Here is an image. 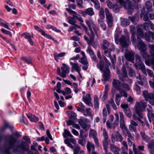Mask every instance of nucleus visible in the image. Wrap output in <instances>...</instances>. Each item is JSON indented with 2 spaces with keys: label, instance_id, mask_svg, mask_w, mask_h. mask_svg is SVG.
<instances>
[{
  "label": "nucleus",
  "instance_id": "f704fd0d",
  "mask_svg": "<svg viewBox=\"0 0 154 154\" xmlns=\"http://www.w3.org/2000/svg\"><path fill=\"white\" fill-rule=\"evenodd\" d=\"M65 52H62L59 54L55 53L54 54V56L55 60L58 61L59 57H63L65 55Z\"/></svg>",
  "mask_w": 154,
  "mask_h": 154
},
{
  "label": "nucleus",
  "instance_id": "20e7f679",
  "mask_svg": "<svg viewBox=\"0 0 154 154\" xmlns=\"http://www.w3.org/2000/svg\"><path fill=\"white\" fill-rule=\"evenodd\" d=\"M119 114L120 118V128L126 135L130 137L131 139H133V138L132 137L130 133L129 132L128 129L125 126L124 120V115L123 113L119 112Z\"/></svg>",
  "mask_w": 154,
  "mask_h": 154
},
{
  "label": "nucleus",
  "instance_id": "412c9836",
  "mask_svg": "<svg viewBox=\"0 0 154 154\" xmlns=\"http://www.w3.org/2000/svg\"><path fill=\"white\" fill-rule=\"evenodd\" d=\"M143 95L146 101H148L154 98V94L152 93H149L147 91H143Z\"/></svg>",
  "mask_w": 154,
  "mask_h": 154
},
{
  "label": "nucleus",
  "instance_id": "f3484780",
  "mask_svg": "<svg viewBox=\"0 0 154 154\" xmlns=\"http://www.w3.org/2000/svg\"><path fill=\"white\" fill-rule=\"evenodd\" d=\"M121 107L124 109V111L126 116L129 118L131 116L130 109L128 107V105L127 104H122Z\"/></svg>",
  "mask_w": 154,
  "mask_h": 154
},
{
  "label": "nucleus",
  "instance_id": "1a4fd4ad",
  "mask_svg": "<svg viewBox=\"0 0 154 154\" xmlns=\"http://www.w3.org/2000/svg\"><path fill=\"white\" fill-rule=\"evenodd\" d=\"M119 42L122 47H126L128 46L129 43L130 42L129 35H126L125 36L122 35Z\"/></svg>",
  "mask_w": 154,
  "mask_h": 154
},
{
  "label": "nucleus",
  "instance_id": "49530a36",
  "mask_svg": "<svg viewBox=\"0 0 154 154\" xmlns=\"http://www.w3.org/2000/svg\"><path fill=\"white\" fill-rule=\"evenodd\" d=\"M146 5V8L148 11H151V8L152 7V3L149 1L146 2L145 3Z\"/></svg>",
  "mask_w": 154,
  "mask_h": 154
},
{
  "label": "nucleus",
  "instance_id": "e433bc0d",
  "mask_svg": "<svg viewBox=\"0 0 154 154\" xmlns=\"http://www.w3.org/2000/svg\"><path fill=\"white\" fill-rule=\"evenodd\" d=\"M97 132L95 130L93 129L90 130L89 133L90 137H92L93 138H95L97 137Z\"/></svg>",
  "mask_w": 154,
  "mask_h": 154
},
{
  "label": "nucleus",
  "instance_id": "2eb2a0df",
  "mask_svg": "<svg viewBox=\"0 0 154 154\" xmlns=\"http://www.w3.org/2000/svg\"><path fill=\"white\" fill-rule=\"evenodd\" d=\"M62 65L63 66L61 67V68L62 71L61 77L65 78L66 77V74L69 72V69L65 63H63Z\"/></svg>",
  "mask_w": 154,
  "mask_h": 154
},
{
  "label": "nucleus",
  "instance_id": "c756f323",
  "mask_svg": "<svg viewBox=\"0 0 154 154\" xmlns=\"http://www.w3.org/2000/svg\"><path fill=\"white\" fill-rule=\"evenodd\" d=\"M148 47L149 48L150 56L153 58L154 57V44H149Z\"/></svg>",
  "mask_w": 154,
  "mask_h": 154
},
{
  "label": "nucleus",
  "instance_id": "a878e982",
  "mask_svg": "<svg viewBox=\"0 0 154 154\" xmlns=\"http://www.w3.org/2000/svg\"><path fill=\"white\" fill-rule=\"evenodd\" d=\"M74 154H85L84 151L81 150L80 147L78 145H75L73 149Z\"/></svg>",
  "mask_w": 154,
  "mask_h": 154
},
{
  "label": "nucleus",
  "instance_id": "052dcab7",
  "mask_svg": "<svg viewBox=\"0 0 154 154\" xmlns=\"http://www.w3.org/2000/svg\"><path fill=\"white\" fill-rule=\"evenodd\" d=\"M134 90L137 92V94H140V88L138 85H137V83H135V85L134 87Z\"/></svg>",
  "mask_w": 154,
  "mask_h": 154
},
{
  "label": "nucleus",
  "instance_id": "4be33fe9",
  "mask_svg": "<svg viewBox=\"0 0 154 154\" xmlns=\"http://www.w3.org/2000/svg\"><path fill=\"white\" fill-rule=\"evenodd\" d=\"M136 63L134 64L136 68L140 66L142 64H144L142 63L141 57L140 55L137 54L135 55Z\"/></svg>",
  "mask_w": 154,
  "mask_h": 154
},
{
  "label": "nucleus",
  "instance_id": "f8f14e48",
  "mask_svg": "<svg viewBox=\"0 0 154 154\" xmlns=\"http://www.w3.org/2000/svg\"><path fill=\"white\" fill-rule=\"evenodd\" d=\"M122 73H121L119 70H117V73L119 77V78L121 81L124 80V78L127 76V72L125 65H123L122 69Z\"/></svg>",
  "mask_w": 154,
  "mask_h": 154
},
{
  "label": "nucleus",
  "instance_id": "ddd939ff",
  "mask_svg": "<svg viewBox=\"0 0 154 154\" xmlns=\"http://www.w3.org/2000/svg\"><path fill=\"white\" fill-rule=\"evenodd\" d=\"M95 145L94 143L89 141L87 142V148L90 154H97V152L95 151Z\"/></svg>",
  "mask_w": 154,
  "mask_h": 154
},
{
  "label": "nucleus",
  "instance_id": "473e14b6",
  "mask_svg": "<svg viewBox=\"0 0 154 154\" xmlns=\"http://www.w3.org/2000/svg\"><path fill=\"white\" fill-rule=\"evenodd\" d=\"M27 117L30 121L33 122L37 121L38 120V118L32 114H27Z\"/></svg>",
  "mask_w": 154,
  "mask_h": 154
},
{
  "label": "nucleus",
  "instance_id": "39448f33",
  "mask_svg": "<svg viewBox=\"0 0 154 154\" xmlns=\"http://www.w3.org/2000/svg\"><path fill=\"white\" fill-rule=\"evenodd\" d=\"M122 84L119 80L113 79L112 82V84L113 87L117 90L119 91V94H124L125 97H127V94L124 90L122 88Z\"/></svg>",
  "mask_w": 154,
  "mask_h": 154
},
{
  "label": "nucleus",
  "instance_id": "b1692460",
  "mask_svg": "<svg viewBox=\"0 0 154 154\" xmlns=\"http://www.w3.org/2000/svg\"><path fill=\"white\" fill-rule=\"evenodd\" d=\"M79 123L81 126L82 128L84 130L87 131L89 128V126L87 125L84 121L81 119L79 120Z\"/></svg>",
  "mask_w": 154,
  "mask_h": 154
},
{
  "label": "nucleus",
  "instance_id": "72a5a7b5",
  "mask_svg": "<svg viewBox=\"0 0 154 154\" xmlns=\"http://www.w3.org/2000/svg\"><path fill=\"white\" fill-rule=\"evenodd\" d=\"M110 150L113 153L115 152L118 151V150H120V148L117 147L115 145L113 144H111L109 146Z\"/></svg>",
  "mask_w": 154,
  "mask_h": 154
},
{
  "label": "nucleus",
  "instance_id": "6e6552de",
  "mask_svg": "<svg viewBox=\"0 0 154 154\" xmlns=\"http://www.w3.org/2000/svg\"><path fill=\"white\" fill-rule=\"evenodd\" d=\"M105 12L107 20V24L109 28H111L113 25V18L112 15L109 13V9L106 8H105Z\"/></svg>",
  "mask_w": 154,
  "mask_h": 154
},
{
  "label": "nucleus",
  "instance_id": "774afa93",
  "mask_svg": "<svg viewBox=\"0 0 154 154\" xmlns=\"http://www.w3.org/2000/svg\"><path fill=\"white\" fill-rule=\"evenodd\" d=\"M123 88L125 90H129L130 88L128 85L126 83H124L122 84V88Z\"/></svg>",
  "mask_w": 154,
  "mask_h": 154
},
{
  "label": "nucleus",
  "instance_id": "4c0bfd02",
  "mask_svg": "<svg viewBox=\"0 0 154 154\" xmlns=\"http://www.w3.org/2000/svg\"><path fill=\"white\" fill-rule=\"evenodd\" d=\"M87 138H80L78 140V143L83 146H85L86 143Z\"/></svg>",
  "mask_w": 154,
  "mask_h": 154
},
{
  "label": "nucleus",
  "instance_id": "f257e3e1",
  "mask_svg": "<svg viewBox=\"0 0 154 154\" xmlns=\"http://www.w3.org/2000/svg\"><path fill=\"white\" fill-rule=\"evenodd\" d=\"M5 143L4 144L5 148L2 150V152L6 154H11L10 150L12 149L14 152H22L23 151H27L26 147V143L22 141L18 145H16V139L12 135H8L4 137Z\"/></svg>",
  "mask_w": 154,
  "mask_h": 154
},
{
  "label": "nucleus",
  "instance_id": "79ce46f5",
  "mask_svg": "<svg viewBox=\"0 0 154 154\" xmlns=\"http://www.w3.org/2000/svg\"><path fill=\"white\" fill-rule=\"evenodd\" d=\"M94 104L95 108H98L99 105V99L97 96L96 95L94 97Z\"/></svg>",
  "mask_w": 154,
  "mask_h": 154
},
{
  "label": "nucleus",
  "instance_id": "a19ab883",
  "mask_svg": "<svg viewBox=\"0 0 154 154\" xmlns=\"http://www.w3.org/2000/svg\"><path fill=\"white\" fill-rule=\"evenodd\" d=\"M85 13L90 16H91L94 15V13L92 8H90L86 9Z\"/></svg>",
  "mask_w": 154,
  "mask_h": 154
},
{
  "label": "nucleus",
  "instance_id": "7c9ffc66",
  "mask_svg": "<svg viewBox=\"0 0 154 154\" xmlns=\"http://www.w3.org/2000/svg\"><path fill=\"white\" fill-rule=\"evenodd\" d=\"M124 94H117L116 95V102L117 106L119 105L121 98L122 96L124 97Z\"/></svg>",
  "mask_w": 154,
  "mask_h": 154
},
{
  "label": "nucleus",
  "instance_id": "a211bd4d",
  "mask_svg": "<svg viewBox=\"0 0 154 154\" xmlns=\"http://www.w3.org/2000/svg\"><path fill=\"white\" fill-rule=\"evenodd\" d=\"M137 48L140 51V52L146 51L147 47L146 45L142 41L140 40L137 44Z\"/></svg>",
  "mask_w": 154,
  "mask_h": 154
},
{
  "label": "nucleus",
  "instance_id": "de8ad7c7",
  "mask_svg": "<svg viewBox=\"0 0 154 154\" xmlns=\"http://www.w3.org/2000/svg\"><path fill=\"white\" fill-rule=\"evenodd\" d=\"M21 59L24 61L28 64H31L32 60L30 57H21Z\"/></svg>",
  "mask_w": 154,
  "mask_h": 154
},
{
  "label": "nucleus",
  "instance_id": "c85d7f7f",
  "mask_svg": "<svg viewBox=\"0 0 154 154\" xmlns=\"http://www.w3.org/2000/svg\"><path fill=\"white\" fill-rule=\"evenodd\" d=\"M70 64L72 66V69H74L77 72H79V71H80L81 69L77 63L70 62Z\"/></svg>",
  "mask_w": 154,
  "mask_h": 154
},
{
  "label": "nucleus",
  "instance_id": "2f4dec72",
  "mask_svg": "<svg viewBox=\"0 0 154 154\" xmlns=\"http://www.w3.org/2000/svg\"><path fill=\"white\" fill-rule=\"evenodd\" d=\"M140 135L142 139L146 142H148L149 140V137L148 136L146 135L145 133L143 131L140 132Z\"/></svg>",
  "mask_w": 154,
  "mask_h": 154
},
{
  "label": "nucleus",
  "instance_id": "aec40b11",
  "mask_svg": "<svg viewBox=\"0 0 154 154\" xmlns=\"http://www.w3.org/2000/svg\"><path fill=\"white\" fill-rule=\"evenodd\" d=\"M143 27L146 31L149 30L150 29L154 31V24L151 22L144 23Z\"/></svg>",
  "mask_w": 154,
  "mask_h": 154
},
{
  "label": "nucleus",
  "instance_id": "09e8293b",
  "mask_svg": "<svg viewBox=\"0 0 154 154\" xmlns=\"http://www.w3.org/2000/svg\"><path fill=\"white\" fill-rule=\"evenodd\" d=\"M109 45V43L106 40H103V48L104 50L107 49Z\"/></svg>",
  "mask_w": 154,
  "mask_h": 154
},
{
  "label": "nucleus",
  "instance_id": "bf43d9fd",
  "mask_svg": "<svg viewBox=\"0 0 154 154\" xmlns=\"http://www.w3.org/2000/svg\"><path fill=\"white\" fill-rule=\"evenodd\" d=\"M21 35L22 36H25V38L28 39H29V38H33V36L32 35H31L29 33H27L26 32L23 33Z\"/></svg>",
  "mask_w": 154,
  "mask_h": 154
},
{
  "label": "nucleus",
  "instance_id": "864d4df0",
  "mask_svg": "<svg viewBox=\"0 0 154 154\" xmlns=\"http://www.w3.org/2000/svg\"><path fill=\"white\" fill-rule=\"evenodd\" d=\"M136 68L140 69L144 74L146 75V70L144 64H142V65H141L140 66L136 67Z\"/></svg>",
  "mask_w": 154,
  "mask_h": 154
},
{
  "label": "nucleus",
  "instance_id": "4468645a",
  "mask_svg": "<svg viewBox=\"0 0 154 154\" xmlns=\"http://www.w3.org/2000/svg\"><path fill=\"white\" fill-rule=\"evenodd\" d=\"M125 57L127 60L133 62L134 59V53L133 51L126 52L125 54Z\"/></svg>",
  "mask_w": 154,
  "mask_h": 154
},
{
  "label": "nucleus",
  "instance_id": "9d476101",
  "mask_svg": "<svg viewBox=\"0 0 154 154\" xmlns=\"http://www.w3.org/2000/svg\"><path fill=\"white\" fill-rule=\"evenodd\" d=\"M103 135L104 138L103 140L102 144L104 150L107 149V147L108 144V134L106 129L105 128L103 129Z\"/></svg>",
  "mask_w": 154,
  "mask_h": 154
},
{
  "label": "nucleus",
  "instance_id": "603ef678",
  "mask_svg": "<svg viewBox=\"0 0 154 154\" xmlns=\"http://www.w3.org/2000/svg\"><path fill=\"white\" fill-rule=\"evenodd\" d=\"M0 24L1 26L4 28H6L8 29L11 30L8 27V25H9V24L8 23L6 22L4 20H2L0 23Z\"/></svg>",
  "mask_w": 154,
  "mask_h": 154
},
{
  "label": "nucleus",
  "instance_id": "c03bdc74",
  "mask_svg": "<svg viewBox=\"0 0 154 154\" xmlns=\"http://www.w3.org/2000/svg\"><path fill=\"white\" fill-rule=\"evenodd\" d=\"M46 27L47 29H52L53 30L57 32H61L60 30L58 29L57 28L50 25H47Z\"/></svg>",
  "mask_w": 154,
  "mask_h": 154
},
{
  "label": "nucleus",
  "instance_id": "13d9d810",
  "mask_svg": "<svg viewBox=\"0 0 154 154\" xmlns=\"http://www.w3.org/2000/svg\"><path fill=\"white\" fill-rule=\"evenodd\" d=\"M79 62L82 64H88V62L86 57H81L80 60Z\"/></svg>",
  "mask_w": 154,
  "mask_h": 154
},
{
  "label": "nucleus",
  "instance_id": "cd10ccee",
  "mask_svg": "<svg viewBox=\"0 0 154 154\" xmlns=\"http://www.w3.org/2000/svg\"><path fill=\"white\" fill-rule=\"evenodd\" d=\"M137 38L138 39H140L141 38L143 37L144 34L143 33V29L140 28L137 29Z\"/></svg>",
  "mask_w": 154,
  "mask_h": 154
},
{
  "label": "nucleus",
  "instance_id": "393cba45",
  "mask_svg": "<svg viewBox=\"0 0 154 154\" xmlns=\"http://www.w3.org/2000/svg\"><path fill=\"white\" fill-rule=\"evenodd\" d=\"M84 102L87 105L91 106L92 104L91 102V98L90 94H86L85 96H83V97Z\"/></svg>",
  "mask_w": 154,
  "mask_h": 154
},
{
  "label": "nucleus",
  "instance_id": "3c124183",
  "mask_svg": "<svg viewBox=\"0 0 154 154\" xmlns=\"http://www.w3.org/2000/svg\"><path fill=\"white\" fill-rule=\"evenodd\" d=\"M93 2L94 4V6L95 8L97 10H99L100 8V5L98 0H95Z\"/></svg>",
  "mask_w": 154,
  "mask_h": 154
},
{
  "label": "nucleus",
  "instance_id": "0eeeda50",
  "mask_svg": "<svg viewBox=\"0 0 154 154\" xmlns=\"http://www.w3.org/2000/svg\"><path fill=\"white\" fill-rule=\"evenodd\" d=\"M147 106L146 103L144 101L136 102L135 106L137 113L140 117H142V110Z\"/></svg>",
  "mask_w": 154,
  "mask_h": 154
},
{
  "label": "nucleus",
  "instance_id": "a18cd8bd",
  "mask_svg": "<svg viewBox=\"0 0 154 154\" xmlns=\"http://www.w3.org/2000/svg\"><path fill=\"white\" fill-rule=\"evenodd\" d=\"M122 146L121 147L123 151H126L128 149V146L126 141H123L122 143Z\"/></svg>",
  "mask_w": 154,
  "mask_h": 154
},
{
  "label": "nucleus",
  "instance_id": "9b49d317",
  "mask_svg": "<svg viewBox=\"0 0 154 154\" xmlns=\"http://www.w3.org/2000/svg\"><path fill=\"white\" fill-rule=\"evenodd\" d=\"M86 34L90 37V41L89 44H88V46L92 45L94 48H96L97 47L98 43L97 41L94 40V38L95 37V34H89V31L88 29L87 30H85Z\"/></svg>",
  "mask_w": 154,
  "mask_h": 154
},
{
  "label": "nucleus",
  "instance_id": "8fccbe9b",
  "mask_svg": "<svg viewBox=\"0 0 154 154\" xmlns=\"http://www.w3.org/2000/svg\"><path fill=\"white\" fill-rule=\"evenodd\" d=\"M148 148L149 150L154 148V140H151L148 144Z\"/></svg>",
  "mask_w": 154,
  "mask_h": 154
},
{
  "label": "nucleus",
  "instance_id": "e2e57ef3",
  "mask_svg": "<svg viewBox=\"0 0 154 154\" xmlns=\"http://www.w3.org/2000/svg\"><path fill=\"white\" fill-rule=\"evenodd\" d=\"M128 74L130 77H131L135 74L134 72L131 68L128 67Z\"/></svg>",
  "mask_w": 154,
  "mask_h": 154
},
{
  "label": "nucleus",
  "instance_id": "680f3d73",
  "mask_svg": "<svg viewBox=\"0 0 154 154\" xmlns=\"http://www.w3.org/2000/svg\"><path fill=\"white\" fill-rule=\"evenodd\" d=\"M140 16L141 17H143V20L145 21H147L148 19V15L146 13H141Z\"/></svg>",
  "mask_w": 154,
  "mask_h": 154
},
{
  "label": "nucleus",
  "instance_id": "338daca9",
  "mask_svg": "<svg viewBox=\"0 0 154 154\" xmlns=\"http://www.w3.org/2000/svg\"><path fill=\"white\" fill-rule=\"evenodd\" d=\"M112 9L113 11L116 13L120 11V7L118 5H114Z\"/></svg>",
  "mask_w": 154,
  "mask_h": 154
},
{
  "label": "nucleus",
  "instance_id": "58836bf2",
  "mask_svg": "<svg viewBox=\"0 0 154 154\" xmlns=\"http://www.w3.org/2000/svg\"><path fill=\"white\" fill-rule=\"evenodd\" d=\"M115 137L116 141L122 142V141L123 137L118 131L116 132Z\"/></svg>",
  "mask_w": 154,
  "mask_h": 154
},
{
  "label": "nucleus",
  "instance_id": "c9c22d12",
  "mask_svg": "<svg viewBox=\"0 0 154 154\" xmlns=\"http://www.w3.org/2000/svg\"><path fill=\"white\" fill-rule=\"evenodd\" d=\"M98 22L100 24V26L103 30H106V25L104 22L101 20H98Z\"/></svg>",
  "mask_w": 154,
  "mask_h": 154
},
{
  "label": "nucleus",
  "instance_id": "6ab92c4d",
  "mask_svg": "<svg viewBox=\"0 0 154 154\" xmlns=\"http://www.w3.org/2000/svg\"><path fill=\"white\" fill-rule=\"evenodd\" d=\"M86 52L88 53L89 54L93 60L96 62L97 61V57L95 55L94 51L92 50L90 46H88L87 48L86 49Z\"/></svg>",
  "mask_w": 154,
  "mask_h": 154
},
{
  "label": "nucleus",
  "instance_id": "7ed1b4c3",
  "mask_svg": "<svg viewBox=\"0 0 154 154\" xmlns=\"http://www.w3.org/2000/svg\"><path fill=\"white\" fill-rule=\"evenodd\" d=\"M85 23L88 25L90 31L89 34H95L97 39H98L99 35L97 32L99 30V29L93 21L91 19L86 20H85Z\"/></svg>",
  "mask_w": 154,
  "mask_h": 154
},
{
  "label": "nucleus",
  "instance_id": "f03ea898",
  "mask_svg": "<svg viewBox=\"0 0 154 154\" xmlns=\"http://www.w3.org/2000/svg\"><path fill=\"white\" fill-rule=\"evenodd\" d=\"M105 58L106 61L107 62L105 66L104 62L102 60H101L97 65V67L103 72V79H102V81H103V80L105 81L108 80L110 77V72L109 68V66L110 65V63L109 62H107V60L106 57Z\"/></svg>",
  "mask_w": 154,
  "mask_h": 154
},
{
  "label": "nucleus",
  "instance_id": "ea45409f",
  "mask_svg": "<svg viewBox=\"0 0 154 154\" xmlns=\"http://www.w3.org/2000/svg\"><path fill=\"white\" fill-rule=\"evenodd\" d=\"M63 135L64 138H66L67 137H73V136L71 134L70 131L66 129H64V131L63 134Z\"/></svg>",
  "mask_w": 154,
  "mask_h": 154
},
{
  "label": "nucleus",
  "instance_id": "5fc2aeb1",
  "mask_svg": "<svg viewBox=\"0 0 154 154\" xmlns=\"http://www.w3.org/2000/svg\"><path fill=\"white\" fill-rule=\"evenodd\" d=\"M99 16L100 18L102 19H103L105 18V16L104 10L103 8H101L100 9Z\"/></svg>",
  "mask_w": 154,
  "mask_h": 154
},
{
  "label": "nucleus",
  "instance_id": "dca6fc26",
  "mask_svg": "<svg viewBox=\"0 0 154 154\" xmlns=\"http://www.w3.org/2000/svg\"><path fill=\"white\" fill-rule=\"evenodd\" d=\"M150 36L153 40H154V32L149 31L147 32H145L143 36L145 40L148 42H150L151 41Z\"/></svg>",
  "mask_w": 154,
  "mask_h": 154
},
{
  "label": "nucleus",
  "instance_id": "5701e85b",
  "mask_svg": "<svg viewBox=\"0 0 154 154\" xmlns=\"http://www.w3.org/2000/svg\"><path fill=\"white\" fill-rule=\"evenodd\" d=\"M137 125L138 124L134 120H131L129 127V130L131 131L135 132Z\"/></svg>",
  "mask_w": 154,
  "mask_h": 154
},
{
  "label": "nucleus",
  "instance_id": "6e6d98bb",
  "mask_svg": "<svg viewBox=\"0 0 154 154\" xmlns=\"http://www.w3.org/2000/svg\"><path fill=\"white\" fill-rule=\"evenodd\" d=\"M67 19L68 20V22L70 24L74 25L76 21L74 20V19L71 17H68Z\"/></svg>",
  "mask_w": 154,
  "mask_h": 154
},
{
  "label": "nucleus",
  "instance_id": "0e129e2a",
  "mask_svg": "<svg viewBox=\"0 0 154 154\" xmlns=\"http://www.w3.org/2000/svg\"><path fill=\"white\" fill-rule=\"evenodd\" d=\"M86 114L84 113V115L85 116H91V109L90 108H87L85 110Z\"/></svg>",
  "mask_w": 154,
  "mask_h": 154
},
{
  "label": "nucleus",
  "instance_id": "37998d69",
  "mask_svg": "<svg viewBox=\"0 0 154 154\" xmlns=\"http://www.w3.org/2000/svg\"><path fill=\"white\" fill-rule=\"evenodd\" d=\"M140 54L142 57L145 59H148L150 57V55L146 51H144L140 52Z\"/></svg>",
  "mask_w": 154,
  "mask_h": 154
},
{
  "label": "nucleus",
  "instance_id": "423d86ee",
  "mask_svg": "<svg viewBox=\"0 0 154 154\" xmlns=\"http://www.w3.org/2000/svg\"><path fill=\"white\" fill-rule=\"evenodd\" d=\"M66 10L69 12L70 14H72V17L74 19H75L79 21L80 23V24L85 30H87L88 29L87 27L84 24L82 23L83 20L82 17H79L77 13L74 11L72 10L70 8H66Z\"/></svg>",
  "mask_w": 154,
  "mask_h": 154
},
{
  "label": "nucleus",
  "instance_id": "bb28decb",
  "mask_svg": "<svg viewBox=\"0 0 154 154\" xmlns=\"http://www.w3.org/2000/svg\"><path fill=\"white\" fill-rule=\"evenodd\" d=\"M120 19L121 25L122 26L125 27L129 25L130 22L128 19L121 17Z\"/></svg>",
  "mask_w": 154,
  "mask_h": 154
},
{
  "label": "nucleus",
  "instance_id": "69168bd1",
  "mask_svg": "<svg viewBox=\"0 0 154 154\" xmlns=\"http://www.w3.org/2000/svg\"><path fill=\"white\" fill-rule=\"evenodd\" d=\"M130 31L132 34H135L136 32V28L134 26L131 25L130 26Z\"/></svg>",
  "mask_w": 154,
  "mask_h": 154
},
{
  "label": "nucleus",
  "instance_id": "4d7b16f0",
  "mask_svg": "<svg viewBox=\"0 0 154 154\" xmlns=\"http://www.w3.org/2000/svg\"><path fill=\"white\" fill-rule=\"evenodd\" d=\"M88 134H86L82 130H81L80 132L79 137L82 138H87Z\"/></svg>",
  "mask_w": 154,
  "mask_h": 154
}]
</instances>
